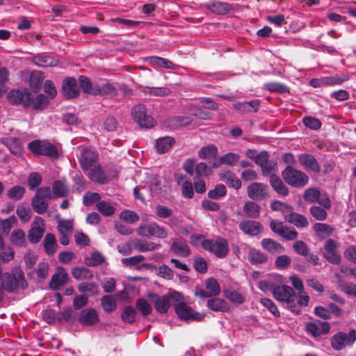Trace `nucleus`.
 Segmentation results:
<instances>
[{
  "label": "nucleus",
  "mask_w": 356,
  "mask_h": 356,
  "mask_svg": "<svg viewBox=\"0 0 356 356\" xmlns=\"http://www.w3.org/2000/svg\"><path fill=\"white\" fill-rule=\"evenodd\" d=\"M1 282L8 293H16L19 289L24 290L28 287L24 273L19 266L13 268L10 273H3Z\"/></svg>",
  "instance_id": "nucleus-1"
},
{
  "label": "nucleus",
  "mask_w": 356,
  "mask_h": 356,
  "mask_svg": "<svg viewBox=\"0 0 356 356\" xmlns=\"http://www.w3.org/2000/svg\"><path fill=\"white\" fill-rule=\"evenodd\" d=\"M272 294L275 300L280 302H284L287 307L296 314H300V309L296 305V296L294 290L289 286H276L272 289Z\"/></svg>",
  "instance_id": "nucleus-2"
},
{
  "label": "nucleus",
  "mask_w": 356,
  "mask_h": 356,
  "mask_svg": "<svg viewBox=\"0 0 356 356\" xmlns=\"http://www.w3.org/2000/svg\"><path fill=\"white\" fill-rule=\"evenodd\" d=\"M282 176L286 183L295 188H302L309 182V177L304 172L291 166H287L282 171Z\"/></svg>",
  "instance_id": "nucleus-3"
},
{
  "label": "nucleus",
  "mask_w": 356,
  "mask_h": 356,
  "mask_svg": "<svg viewBox=\"0 0 356 356\" xmlns=\"http://www.w3.org/2000/svg\"><path fill=\"white\" fill-rule=\"evenodd\" d=\"M201 244L204 250L214 254L218 258H225L229 253L228 242L222 238L216 240L205 239Z\"/></svg>",
  "instance_id": "nucleus-4"
},
{
  "label": "nucleus",
  "mask_w": 356,
  "mask_h": 356,
  "mask_svg": "<svg viewBox=\"0 0 356 356\" xmlns=\"http://www.w3.org/2000/svg\"><path fill=\"white\" fill-rule=\"evenodd\" d=\"M29 149L36 155H42L51 159L58 157V151L57 147L45 140H35L29 143Z\"/></svg>",
  "instance_id": "nucleus-5"
},
{
  "label": "nucleus",
  "mask_w": 356,
  "mask_h": 356,
  "mask_svg": "<svg viewBox=\"0 0 356 356\" xmlns=\"http://www.w3.org/2000/svg\"><path fill=\"white\" fill-rule=\"evenodd\" d=\"M131 115L140 127L149 129L154 126V118L147 114V108L143 104H136L132 108Z\"/></svg>",
  "instance_id": "nucleus-6"
},
{
  "label": "nucleus",
  "mask_w": 356,
  "mask_h": 356,
  "mask_svg": "<svg viewBox=\"0 0 356 356\" xmlns=\"http://www.w3.org/2000/svg\"><path fill=\"white\" fill-rule=\"evenodd\" d=\"M137 234L146 238H165L168 236V232L165 229L159 226L156 222L140 225L137 229Z\"/></svg>",
  "instance_id": "nucleus-7"
},
{
  "label": "nucleus",
  "mask_w": 356,
  "mask_h": 356,
  "mask_svg": "<svg viewBox=\"0 0 356 356\" xmlns=\"http://www.w3.org/2000/svg\"><path fill=\"white\" fill-rule=\"evenodd\" d=\"M31 94L26 88L12 89L7 94V100L13 105L22 104L28 107L31 104Z\"/></svg>",
  "instance_id": "nucleus-8"
},
{
  "label": "nucleus",
  "mask_w": 356,
  "mask_h": 356,
  "mask_svg": "<svg viewBox=\"0 0 356 356\" xmlns=\"http://www.w3.org/2000/svg\"><path fill=\"white\" fill-rule=\"evenodd\" d=\"M355 341L356 331L352 330L348 334L340 332L334 335L331 340V345L334 350H340L346 346L353 344Z\"/></svg>",
  "instance_id": "nucleus-9"
},
{
  "label": "nucleus",
  "mask_w": 356,
  "mask_h": 356,
  "mask_svg": "<svg viewBox=\"0 0 356 356\" xmlns=\"http://www.w3.org/2000/svg\"><path fill=\"white\" fill-rule=\"evenodd\" d=\"M270 227L273 232L281 236L286 241H294L298 237V232L294 228H289L283 225V222L277 220H272Z\"/></svg>",
  "instance_id": "nucleus-10"
},
{
  "label": "nucleus",
  "mask_w": 356,
  "mask_h": 356,
  "mask_svg": "<svg viewBox=\"0 0 356 356\" xmlns=\"http://www.w3.org/2000/svg\"><path fill=\"white\" fill-rule=\"evenodd\" d=\"M175 310L179 318L184 321H201L204 317V315L194 312L191 307L184 302L177 304Z\"/></svg>",
  "instance_id": "nucleus-11"
},
{
  "label": "nucleus",
  "mask_w": 356,
  "mask_h": 356,
  "mask_svg": "<svg viewBox=\"0 0 356 356\" xmlns=\"http://www.w3.org/2000/svg\"><path fill=\"white\" fill-rule=\"evenodd\" d=\"M98 160V154L88 148H85L81 151L79 159L81 168L84 172H86L93 166L99 164Z\"/></svg>",
  "instance_id": "nucleus-12"
},
{
  "label": "nucleus",
  "mask_w": 356,
  "mask_h": 356,
  "mask_svg": "<svg viewBox=\"0 0 356 356\" xmlns=\"http://www.w3.org/2000/svg\"><path fill=\"white\" fill-rule=\"evenodd\" d=\"M247 193L251 200L259 201L268 197V186L262 183L253 182L248 186Z\"/></svg>",
  "instance_id": "nucleus-13"
},
{
  "label": "nucleus",
  "mask_w": 356,
  "mask_h": 356,
  "mask_svg": "<svg viewBox=\"0 0 356 356\" xmlns=\"http://www.w3.org/2000/svg\"><path fill=\"white\" fill-rule=\"evenodd\" d=\"M306 331L314 337L325 335L329 333L330 326L328 322L315 320L306 324Z\"/></svg>",
  "instance_id": "nucleus-14"
},
{
  "label": "nucleus",
  "mask_w": 356,
  "mask_h": 356,
  "mask_svg": "<svg viewBox=\"0 0 356 356\" xmlns=\"http://www.w3.org/2000/svg\"><path fill=\"white\" fill-rule=\"evenodd\" d=\"M45 231L44 220L42 218L36 216L33 226L29 232L28 238L31 243H37L42 237Z\"/></svg>",
  "instance_id": "nucleus-15"
},
{
  "label": "nucleus",
  "mask_w": 356,
  "mask_h": 356,
  "mask_svg": "<svg viewBox=\"0 0 356 356\" xmlns=\"http://www.w3.org/2000/svg\"><path fill=\"white\" fill-rule=\"evenodd\" d=\"M61 93L67 99L76 98L79 95L76 81L73 77H67L63 81Z\"/></svg>",
  "instance_id": "nucleus-16"
},
{
  "label": "nucleus",
  "mask_w": 356,
  "mask_h": 356,
  "mask_svg": "<svg viewBox=\"0 0 356 356\" xmlns=\"http://www.w3.org/2000/svg\"><path fill=\"white\" fill-rule=\"evenodd\" d=\"M238 227L245 234L250 236H255L261 234L263 232L262 225L254 220H246L241 221Z\"/></svg>",
  "instance_id": "nucleus-17"
},
{
  "label": "nucleus",
  "mask_w": 356,
  "mask_h": 356,
  "mask_svg": "<svg viewBox=\"0 0 356 356\" xmlns=\"http://www.w3.org/2000/svg\"><path fill=\"white\" fill-rule=\"evenodd\" d=\"M79 323L85 326H92L99 322L98 312L93 308L83 309L79 317Z\"/></svg>",
  "instance_id": "nucleus-18"
},
{
  "label": "nucleus",
  "mask_w": 356,
  "mask_h": 356,
  "mask_svg": "<svg viewBox=\"0 0 356 356\" xmlns=\"http://www.w3.org/2000/svg\"><path fill=\"white\" fill-rule=\"evenodd\" d=\"M324 257L328 261L332 264H337L341 261V257L337 252V243L332 240L329 239L324 247Z\"/></svg>",
  "instance_id": "nucleus-19"
},
{
  "label": "nucleus",
  "mask_w": 356,
  "mask_h": 356,
  "mask_svg": "<svg viewBox=\"0 0 356 356\" xmlns=\"http://www.w3.org/2000/svg\"><path fill=\"white\" fill-rule=\"evenodd\" d=\"M300 163L305 167L306 170H311L318 173L321 171V166L315 157L312 154H304L299 156Z\"/></svg>",
  "instance_id": "nucleus-20"
},
{
  "label": "nucleus",
  "mask_w": 356,
  "mask_h": 356,
  "mask_svg": "<svg viewBox=\"0 0 356 356\" xmlns=\"http://www.w3.org/2000/svg\"><path fill=\"white\" fill-rule=\"evenodd\" d=\"M171 250L176 254L183 257H187L191 254V250L185 239L178 238L174 240L171 245Z\"/></svg>",
  "instance_id": "nucleus-21"
},
{
  "label": "nucleus",
  "mask_w": 356,
  "mask_h": 356,
  "mask_svg": "<svg viewBox=\"0 0 356 356\" xmlns=\"http://www.w3.org/2000/svg\"><path fill=\"white\" fill-rule=\"evenodd\" d=\"M67 273L63 268H60L51 277L49 286L53 290H58L67 282Z\"/></svg>",
  "instance_id": "nucleus-22"
},
{
  "label": "nucleus",
  "mask_w": 356,
  "mask_h": 356,
  "mask_svg": "<svg viewBox=\"0 0 356 356\" xmlns=\"http://www.w3.org/2000/svg\"><path fill=\"white\" fill-rule=\"evenodd\" d=\"M85 173L93 182L102 184L106 181V173L99 164L93 166Z\"/></svg>",
  "instance_id": "nucleus-23"
},
{
  "label": "nucleus",
  "mask_w": 356,
  "mask_h": 356,
  "mask_svg": "<svg viewBox=\"0 0 356 356\" xmlns=\"http://www.w3.org/2000/svg\"><path fill=\"white\" fill-rule=\"evenodd\" d=\"M261 248L270 254H279L284 251V246L279 242L270 238H265L261 241Z\"/></svg>",
  "instance_id": "nucleus-24"
},
{
  "label": "nucleus",
  "mask_w": 356,
  "mask_h": 356,
  "mask_svg": "<svg viewBox=\"0 0 356 356\" xmlns=\"http://www.w3.org/2000/svg\"><path fill=\"white\" fill-rule=\"evenodd\" d=\"M269 182L271 187L278 195L284 197L289 195L287 186L283 183L282 179L275 174L270 175Z\"/></svg>",
  "instance_id": "nucleus-25"
},
{
  "label": "nucleus",
  "mask_w": 356,
  "mask_h": 356,
  "mask_svg": "<svg viewBox=\"0 0 356 356\" xmlns=\"http://www.w3.org/2000/svg\"><path fill=\"white\" fill-rule=\"evenodd\" d=\"M118 95L117 88L109 82H106L102 85L97 86L96 95H100L105 98L113 99Z\"/></svg>",
  "instance_id": "nucleus-26"
},
{
  "label": "nucleus",
  "mask_w": 356,
  "mask_h": 356,
  "mask_svg": "<svg viewBox=\"0 0 356 356\" xmlns=\"http://www.w3.org/2000/svg\"><path fill=\"white\" fill-rule=\"evenodd\" d=\"M259 104V100L254 99L250 102H237L234 104L233 106L241 113H245L257 111Z\"/></svg>",
  "instance_id": "nucleus-27"
},
{
  "label": "nucleus",
  "mask_w": 356,
  "mask_h": 356,
  "mask_svg": "<svg viewBox=\"0 0 356 356\" xmlns=\"http://www.w3.org/2000/svg\"><path fill=\"white\" fill-rule=\"evenodd\" d=\"M33 63L42 67H55L58 64V60L51 56L44 54L33 56Z\"/></svg>",
  "instance_id": "nucleus-28"
},
{
  "label": "nucleus",
  "mask_w": 356,
  "mask_h": 356,
  "mask_svg": "<svg viewBox=\"0 0 356 356\" xmlns=\"http://www.w3.org/2000/svg\"><path fill=\"white\" fill-rule=\"evenodd\" d=\"M116 202L101 200L96 204L97 211L104 216H111L116 211Z\"/></svg>",
  "instance_id": "nucleus-29"
},
{
  "label": "nucleus",
  "mask_w": 356,
  "mask_h": 356,
  "mask_svg": "<svg viewBox=\"0 0 356 356\" xmlns=\"http://www.w3.org/2000/svg\"><path fill=\"white\" fill-rule=\"evenodd\" d=\"M220 178L223 180L229 187L238 189L241 186V181L238 179L236 175L229 170L220 172L219 173Z\"/></svg>",
  "instance_id": "nucleus-30"
},
{
  "label": "nucleus",
  "mask_w": 356,
  "mask_h": 356,
  "mask_svg": "<svg viewBox=\"0 0 356 356\" xmlns=\"http://www.w3.org/2000/svg\"><path fill=\"white\" fill-rule=\"evenodd\" d=\"M207 307L214 312H228L229 306L227 302L220 298H213L209 299L207 302Z\"/></svg>",
  "instance_id": "nucleus-31"
},
{
  "label": "nucleus",
  "mask_w": 356,
  "mask_h": 356,
  "mask_svg": "<svg viewBox=\"0 0 356 356\" xmlns=\"http://www.w3.org/2000/svg\"><path fill=\"white\" fill-rule=\"evenodd\" d=\"M285 220L294 225L297 227H307L309 225V222L307 218L302 214L296 213L293 210L287 216Z\"/></svg>",
  "instance_id": "nucleus-32"
},
{
  "label": "nucleus",
  "mask_w": 356,
  "mask_h": 356,
  "mask_svg": "<svg viewBox=\"0 0 356 356\" xmlns=\"http://www.w3.org/2000/svg\"><path fill=\"white\" fill-rule=\"evenodd\" d=\"M175 143V140L172 137L165 136L160 138L157 140L156 143V151L159 154H163L169 151L172 148Z\"/></svg>",
  "instance_id": "nucleus-33"
},
{
  "label": "nucleus",
  "mask_w": 356,
  "mask_h": 356,
  "mask_svg": "<svg viewBox=\"0 0 356 356\" xmlns=\"http://www.w3.org/2000/svg\"><path fill=\"white\" fill-rule=\"evenodd\" d=\"M240 156L237 154L229 152L220 156L218 160L213 164L214 168L219 167L222 164L234 165L239 161Z\"/></svg>",
  "instance_id": "nucleus-34"
},
{
  "label": "nucleus",
  "mask_w": 356,
  "mask_h": 356,
  "mask_svg": "<svg viewBox=\"0 0 356 356\" xmlns=\"http://www.w3.org/2000/svg\"><path fill=\"white\" fill-rule=\"evenodd\" d=\"M152 297L156 298L154 302L155 309L160 314H165L170 307V300L166 296H158L153 294Z\"/></svg>",
  "instance_id": "nucleus-35"
},
{
  "label": "nucleus",
  "mask_w": 356,
  "mask_h": 356,
  "mask_svg": "<svg viewBox=\"0 0 356 356\" xmlns=\"http://www.w3.org/2000/svg\"><path fill=\"white\" fill-rule=\"evenodd\" d=\"M149 63L154 67H159L164 69H174L175 65L170 60L159 57V56H149L147 58Z\"/></svg>",
  "instance_id": "nucleus-36"
},
{
  "label": "nucleus",
  "mask_w": 356,
  "mask_h": 356,
  "mask_svg": "<svg viewBox=\"0 0 356 356\" xmlns=\"http://www.w3.org/2000/svg\"><path fill=\"white\" fill-rule=\"evenodd\" d=\"M161 248V245L153 242L143 240H138L134 244V248L138 252H145L158 250Z\"/></svg>",
  "instance_id": "nucleus-37"
},
{
  "label": "nucleus",
  "mask_w": 356,
  "mask_h": 356,
  "mask_svg": "<svg viewBox=\"0 0 356 356\" xmlns=\"http://www.w3.org/2000/svg\"><path fill=\"white\" fill-rule=\"evenodd\" d=\"M208 8L212 13L217 15H225L232 9L231 5L221 1L213 2L209 5Z\"/></svg>",
  "instance_id": "nucleus-38"
},
{
  "label": "nucleus",
  "mask_w": 356,
  "mask_h": 356,
  "mask_svg": "<svg viewBox=\"0 0 356 356\" xmlns=\"http://www.w3.org/2000/svg\"><path fill=\"white\" fill-rule=\"evenodd\" d=\"M79 81L84 93L96 95L97 85H93L91 81L85 76H80Z\"/></svg>",
  "instance_id": "nucleus-39"
},
{
  "label": "nucleus",
  "mask_w": 356,
  "mask_h": 356,
  "mask_svg": "<svg viewBox=\"0 0 356 356\" xmlns=\"http://www.w3.org/2000/svg\"><path fill=\"white\" fill-rule=\"evenodd\" d=\"M243 211L249 218H256L260 214L261 207L254 202L248 201L243 205Z\"/></svg>",
  "instance_id": "nucleus-40"
},
{
  "label": "nucleus",
  "mask_w": 356,
  "mask_h": 356,
  "mask_svg": "<svg viewBox=\"0 0 356 356\" xmlns=\"http://www.w3.org/2000/svg\"><path fill=\"white\" fill-rule=\"evenodd\" d=\"M270 209L274 211H281L284 216V219L287 217L291 210H294L293 207L285 202L279 201V200H273L270 203Z\"/></svg>",
  "instance_id": "nucleus-41"
},
{
  "label": "nucleus",
  "mask_w": 356,
  "mask_h": 356,
  "mask_svg": "<svg viewBox=\"0 0 356 356\" xmlns=\"http://www.w3.org/2000/svg\"><path fill=\"white\" fill-rule=\"evenodd\" d=\"M31 206L36 213L42 214L46 212L49 205L47 200L35 194L32 199Z\"/></svg>",
  "instance_id": "nucleus-42"
},
{
  "label": "nucleus",
  "mask_w": 356,
  "mask_h": 356,
  "mask_svg": "<svg viewBox=\"0 0 356 356\" xmlns=\"http://www.w3.org/2000/svg\"><path fill=\"white\" fill-rule=\"evenodd\" d=\"M73 277L77 280H90L93 277L92 272L85 267H76L72 269Z\"/></svg>",
  "instance_id": "nucleus-43"
},
{
  "label": "nucleus",
  "mask_w": 356,
  "mask_h": 356,
  "mask_svg": "<svg viewBox=\"0 0 356 356\" xmlns=\"http://www.w3.org/2000/svg\"><path fill=\"white\" fill-rule=\"evenodd\" d=\"M43 243L44 250L48 254L51 255L55 253L58 245L54 234L50 233L46 234Z\"/></svg>",
  "instance_id": "nucleus-44"
},
{
  "label": "nucleus",
  "mask_w": 356,
  "mask_h": 356,
  "mask_svg": "<svg viewBox=\"0 0 356 356\" xmlns=\"http://www.w3.org/2000/svg\"><path fill=\"white\" fill-rule=\"evenodd\" d=\"M218 155V149L214 145L202 147L198 152V156L201 159L216 158Z\"/></svg>",
  "instance_id": "nucleus-45"
},
{
  "label": "nucleus",
  "mask_w": 356,
  "mask_h": 356,
  "mask_svg": "<svg viewBox=\"0 0 356 356\" xmlns=\"http://www.w3.org/2000/svg\"><path fill=\"white\" fill-rule=\"evenodd\" d=\"M248 258L250 263L253 264H263L268 260V256L266 254L254 248L250 249Z\"/></svg>",
  "instance_id": "nucleus-46"
},
{
  "label": "nucleus",
  "mask_w": 356,
  "mask_h": 356,
  "mask_svg": "<svg viewBox=\"0 0 356 356\" xmlns=\"http://www.w3.org/2000/svg\"><path fill=\"white\" fill-rule=\"evenodd\" d=\"M264 88L270 92H277L280 94L289 92V89L286 85L278 82L266 83L264 84Z\"/></svg>",
  "instance_id": "nucleus-47"
},
{
  "label": "nucleus",
  "mask_w": 356,
  "mask_h": 356,
  "mask_svg": "<svg viewBox=\"0 0 356 356\" xmlns=\"http://www.w3.org/2000/svg\"><path fill=\"white\" fill-rule=\"evenodd\" d=\"M137 312L131 306H127L121 314V319L125 323L133 324L135 322Z\"/></svg>",
  "instance_id": "nucleus-48"
},
{
  "label": "nucleus",
  "mask_w": 356,
  "mask_h": 356,
  "mask_svg": "<svg viewBox=\"0 0 356 356\" xmlns=\"http://www.w3.org/2000/svg\"><path fill=\"white\" fill-rule=\"evenodd\" d=\"M10 241L13 244L22 247L26 245V235L24 231L20 229H15L10 235Z\"/></svg>",
  "instance_id": "nucleus-49"
},
{
  "label": "nucleus",
  "mask_w": 356,
  "mask_h": 356,
  "mask_svg": "<svg viewBox=\"0 0 356 356\" xmlns=\"http://www.w3.org/2000/svg\"><path fill=\"white\" fill-rule=\"evenodd\" d=\"M101 305L103 309L107 313L113 312L117 308L116 300L111 296H103L101 298Z\"/></svg>",
  "instance_id": "nucleus-50"
},
{
  "label": "nucleus",
  "mask_w": 356,
  "mask_h": 356,
  "mask_svg": "<svg viewBox=\"0 0 356 356\" xmlns=\"http://www.w3.org/2000/svg\"><path fill=\"white\" fill-rule=\"evenodd\" d=\"M43 79L44 76L40 72H35L31 74L29 86L33 91L37 92L40 90Z\"/></svg>",
  "instance_id": "nucleus-51"
},
{
  "label": "nucleus",
  "mask_w": 356,
  "mask_h": 356,
  "mask_svg": "<svg viewBox=\"0 0 356 356\" xmlns=\"http://www.w3.org/2000/svg\"><path fill=\"white\" fill-rule=\"evenodd\" d=\"M348 79V76H340L339 74H335L330 76H327L322 78L321 79V85L323 86H334V85H339L341 84L343 81H347Z\"/></svg>",
  "instance_id": "nucleus-52"
},
{
  "label": "nucleus",
  "mask_w": 356,
  "mask_h": 356,
  "mask_svg": "<svg viewBox=\"0 0 356 356\" xmlns=\"http://www.w3.org/2000/svg\"><path fill=\"white\" fill-rule=\"evenodd\" d=\"M141 91L149 95L163 97L170 94V90L165 87H143Z\"/></svg>",
  "instance_id": "nucleus-53"
},
{
  "label": "nucleus",
  "mask_w": 356,
  "mask_h": 356,
  "mask_svg": "<svg viewBox=\"0 0 356 356\" xmlns=\"http://www.w3.org/2000/svg\"><path fill=\"white\" fill-rule=\"evenodd\" d=\"M5 145L10 149V152L15 156L20 155L22 152V147L19 140L15 138H7L5 139Z\"/></svg>",
  "instance_id": "nucleus-54"
},
{
  "label": "nucleus",
  "mask_w": 356,
  "mask_h": 356,
  "mask_svg": "<svg viewBox=\"0 0 356 356\" xmlns=\"http://www.w3.org/2000/svg\"><path fill=\"white\" fill-rule=\"evenodd\" d=\"M78 290L81 293H89L90 296L97 295L99 293V287L94 282L86 283L82 282L78 285Z\"/></svg>",
  "instance_id": "nucleus-55"
},
{
  "label": "nucleus",
  "mask_w": 356,
  "mask_h": 356,
  "mask_svg": "<svg viewBox=\"0 0 356 356\" xmlns=\"http://www.w3.org/2000/svg\"><path fill=\"white\" fill-rule=\"evenodd\" d=\"M52 190L54 195L57 197H63L68 195V188L60 180L53 183Z\"/></svg>",
  "instance_id": "nucleus-56"
},
{
  "label": "nucleus",
  "mask_w": 356,
  "mask_h": 356,
  "mask_svg": "<svg viewBox=\"0 0 356 356\" xmlns=\"http://www.w3.org/2000/svg\"><path fill=\"white\" fill-rule=\"evenodd\" d=\"M137 309L143 316H149L152 312V307L144 298H138L136 302Z\"/></svg>",
  "instance_id": "nucleus-57"
},
{
  "label": "nucleus",
  "mask_w": 356,
  "mask_h": 356,
  "mask_svg": "<svg viewBox=\"0 0 356 356\" xmlns=\"http://www.w3.org/2000/svg\"><path fill=\"white\" fill-rule=\"evenodd\" d=\"M17 223V219L15 216H10L8 218L0 220V232L8 235L12 227Z\"/></svg>",
  "instance_id": "nucleus-58"
},
{
  "label": "nucleus",
  "mask_w": 356,
  "mask_h": 356,
  "mask_svg": "<svg viewBox=\"0 0 356 356\" xmlns=\"http://www.w3.org/2000/svg\"><path fill=\"white\" fill-rule=\"evenodd\" d=\"M119 218L129 224L135 223L140 219L136 212L130 210H124L122 211L119 215Z\"/></svg>",
  "instance_id": "nucleus-59"
},
{
  "label": "nucleus",
  "mask_w": 356,
  "mask_h": 356,
  "mask_svg": "<svg viewBox=\"0 0 356 356\" xmlns=\"http://www.w3.org/2000/svg\"><path fill=\"white\" fill-rule=\"evenodd\" d=\"M325 209V208L314 205L310 207L309 211L312 216L316 220L323 221L325 220L327 216V213Z\"/></svg>",
  "instance_id": "nucleus-60"
},
{
  "label": "nucleus",
  "mask_w": 356,
  "mask_h": 356,
  "mask_svg": "<svg viewBox=\"0 0 356 356\" xmlns=\"http://www.w3.org/2000/svg\"><path fill=\"white\" fill-rule=\"evenodd\" d=\"M314 230L318 236L330 235L334 232V228L325 223L317 222L314 225Z\"/></svg>",
  "instance_id": "nucleus-61"
},
{
  "label": "nucleus",
  "mask_w": 356,
  "mask_h": 356,
  "mask_svg": "<svg viewBox=\"0 0 356 356\" xmlns=\"http://www.w3.org/2000/svg\"><path fill=\"white\" fill-rule=\"evenodd\" d=\"M25 193V188L21 186H15L8 190L7 196L12 200H19L22 199Z\"/></svg>",
  "instance_id": "nucleus-62"
},
{
  "label": "nucleus",
  "mask_w": 356,
  "mask_h": 356,
  "mask_svg": "<svg viewBox=\"0 0 356 356\" xmlns=\"http://www.w3.org/2000/svg\"><path fill=\"white\" fill-rule=\"evenodd\" d=\"M320 195L321 193L318 189L310 188L305 191L303 197L306 202L309 203H314L317 202Z\"/></svg>",
  "instance_id": "nucleus-63"
},
{
  "label": "nucleus",
  "mask_w": 356,
  "mask_h": 356,
  "mask_svg": "<svg viewBox=\"0 0 356 356\" xmlns=\"http://www.w3.org/2000/svg\"><path fill=\"white\" fill-rule=\"evenodd\" d=\"M224 296L230 302L235 304H242L245 301V298L236 291L226 290L224 291Z\"/></svg>",
  "instance_id": "nucleus-64"
}]
</instances>
